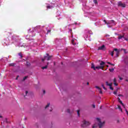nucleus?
Instances as JSON below:
<instances>
[{
	"label": "nucleus",
	"instance_id": "f257e3e1",
	"mask_svg": "<svg viewBox=\"0 0 128 128\" xmlns=\"http://www.w3.org/2000/svg\"><path fill=\"white\" fill-rule=\"evenodd\" d=\"M96 120L98 122V124H94V126H92V128H96L98 127V126L99 128H104V124L105 122H102V121H100V119L99 118H96Z\"/></svg>",
	"mask_w": 128,
	"mask_h": 128
},
{
	"label": "nucleus",
	"instance_id": "f03ea898",
	"mask_svg": "<svg viewBox=\"0 0 128 128\" xmlns=\"http://www.w3.org/2000/svg\"><path fill=\"white\" fill-rule=\"evenodd\" d=\"M46 58H48L46 59ZM50 58H52V56H50L48 54H46V56H44V58H42V62H44L45 60H50Z\"/></svg>",
	"mask_w": 128,
	"mask_h": 128
},
{
	"label": "nucleus",
	"instance_id": "7ed1b4c3",
	"mask_svg": "<svg viewBox=\"0 0 128 128\" xmlns=\"http://www.w3.org/2000/svg\"><path fill=\"white\" fill-rule=\"evenodd\" d=\"M90 122L84 120L83 121V124L81 125V126L82 128H86V126H90Z\"/></svg>",
	"mask_w": 128,
	"mask_h": 128
},
{
	"label": "nucleus",
	"instance_id": "20e7f679",
	"mask_svg": "<svg viewBox=\"0 0 128 128\" xmlns=\"http://www.w3.org/2000/svg\"><path fill=\"white\" fill-rule=\"evenodd\" d=\"M114 50L116 52V58H118V56H120V50L118 48H114Z\"/></svg>",
	"mask_w": 128,
	"mask_h": 128
},
{
	"label": "nucleus",
	"instance_id": "39448f33",
	"mask_svg": "<svg viewBox=\"0 0 128 128\" xmlns=\"http://www.w3.org/2000/svg\"><path fill=\"white\" fill-rule=\"evenodd\" d=\"M118 6H120L121 8H126V4L122 2H118Z\"/></svg>",
	"mask_w": 128,
	"mask_h": 128
},
{
	"label": "nucleus",
	"instance_id": "423d86ee",
	"mask_svg": "<svg viewBox=\"0 0 128 128\" xmlns=\"http://www.w3.org/2000/svg\"><path fill=\"white\" fill-rule=\"evenodd\" d=\"M118 102L122 105V106H123L124 108H126V106H124V104L122 103V101L120 100V98H118Z\"/></svg>",
	"mask_w": 128,
	"mask_h": 128
},
{
	"label": "nucleus",
	"instance_id": "0eeeda50",
	"mask_svg": "<svg viewBox=\"0 0 128 128\" xmlns=\"http://www.w3.org/2000/svg\"><path fill=\"white\" fill-rule=\"evenodd\" d=\"M106 49V46L104 45H102L101 46L98 47V50H104Z\"/></svg>",
	"mask_w": 128,
	"mask_h": 128
},
{
	"label": "nucleus",
	"instance_id": "6e6552de",
	"mask_svg": "<svg viewBox=\"0 0 128 128\" xmlns=\"http://www.w3.org/2000/svg\"><path fill=\"white\" fill-rule=\"evenodd\" d=\"M104 22H105V24H112V22H114V20H111L110 21L106 22V20H104Z\"/></svg>",
	"mask_w": 128,
	"mask_h": 128
},
{
	"label": "nucleus",
	"instance_id": "1a4fd4ad",
	"mask_svg": "<svg viewBox=\"0 0 128 128\" xmlns=\"http://www.w3.org/2000/svg\"><path fill=\"white\" fill-rule=\"evenodd\" d=\"M104 66H98L96 67V68L97 70H104Z\"/></svg>",
	"mask_w": 128,
	"mask_h": 128
},
{
	"label": "nucleus",
	"instance_id": "9d476101",
	"mask_svg": "<svg viewBox=\"0 0 128 128\" xmlns=\"http://www.w3.org/2000/svg\"><path fill=\"white\" fill-rule=\"evenodd\" d=\"M106 85L108 86H112V83H108V82H106Z\"/></svg>",
	"mask_w": 128,
	"mask_h": 128
},
{
	"label": "nucleus",
	"instance_id": "9b49d317",
	"mask_svg": "<svg viewBox=\"0 0 128 128\" xmlns=\"http://www.w3.org/2000/svg\"><path fill=\"white\" fill-rule=\"evenodd\" d=\"M91 68H93V70H96V66H94V64H92Z\"/></svg>",
	"mask_w": 128,
	"mask_h": 128
},
{
	"label": "nucleus",
	"instance_id": "f8f14e48",
	"mask_svg": "<svg viewBox=\"0 0 128 128\" xmlns=\"http://www.w3.org/2000/svg\"><path fill=\"white\" fill-rule=\"evenodd\" d=\"M16 66V64L14 63H11L9 64L10 66Z\"/></svg>",
	"mask_w": 128,
	"mask_h": 128
},
{
	"label": "nucleus",
	"instance_id": "ddd939ff",
	"mask_svg": "<svg viewBox=\"0 0 128 128\" xmlns=\"http://www.w3.org/2000/svg\"><path fill=\"white\" fill-rule=\"evenodd\" d=\"M104 64H106V62H104V61H102L100 63V66H104Z\"/></svg>",
	"mask_w": 128,
	"mask_h": 128
},
{
	"label": "nucleus",
	"instance_id": "4468645a",
	"mask_svg": "<svg viewBox=\"0 0 128 128\" xmlns=\"http://www.w3.org/2000/svg\"><path fill=\"white\" fill-rule=\"evenodd\" d=\"M46 8L48 10V8H50V9L52 8H54V7L52 6H46Z\"/></svg>",
	"mask_w": 128,
	"mask_h": 128
},
{
	"label": "nucleus",
	"instance_id": "2eb2a0df",
	"mask_svg": "<svg viewBox=\"0 0 128 128\" xmlns=\"http://www.w3.org/2000/svg\"><path fill=\"white\" fill-rule=\"evenodd\" d=\"M93 2H94V4H98V0H94Z\"/></svg>",
	"mask_w": 128,
	"mask_h": 128
},
{
	"label": "nucleus",
	"instance_id": "dca6fc26",
	"mask_svg": "<svg viewBox=\"0 0 128 128\" xmlns=\"http://www.w3.org/2000/svg\"><path fill=\"white\" fill-rule=\"evenodd\" d=\"M118 108L121 112H122V107L120 106V105L118 106Z\"/></svg>",
	"mask_w": 128,
	"mask_h": 128
},
{
	"label": "nucleus",
	"instance_id": "f3484780",
	"mask_svg": "<svg viewBox=\"0 0 128 128\" xmlns=\"http://www.w3.org/2000/svg\"><path fill=\"white\" fill-rule=\"evenodd\" d=\"M18 56H20V58H22V52L18 53Z\"/></svg>",
	"mask_w": 128,
	"mask_h": 128
},
{
	"label": "nucleus",
	"instance_id": "a211bd4d",
	"mask_svg": "<svg viewBox=\"0 0 128 128\" xmlns=\"http://www.w3.org/2000/svg\"><path fill=\"white\" fill-rule=\"evenodd\" d=\"M46 68H48V66L42 67V70H46Z\"/></svg>",
	"mask_w": 128,
	"mask_h": 128
},
{
	"label": "nucleus",
	"instance_id": "6ab92c4d",
	"mask_svg": "<svg viewBox=\"0 0 128 128\" xmlns=\"http://www.w3.org/2000/svg\"><path fill=\"white\" fill-rule=\"evenodd\" d=\"M110 72H114V68H112L111 69H109Z\"/></svg>",
	"mask_w": 128,
	"mask_h": 128
},
{
	"label": "nucleus",
	"instance_id": "aec40b11",
	"mask_svg": "<svg viewBox=\"0 0 128 128\" xmlns=\"http://www.w3.org/2000/svg\"><path fill=\"white\" fill-rule=\"evenodd\" d=\"M26 66H30V62H27Z\"/></svg>",
	"mask_w": 128,
	"mask_h": 128
},
{
	"label": "nucleus",
	"instance_id": "412c9836",
	"mask_svg": "<svg viewBox=\"0 0 128 128\" xmlns=\"http://www.w3.org/2000/svg\"><path fill=\"white\" fill-rule=\"evenodd\" d=\"M50 103L48 104L47 105L45 106V108L46 109L48 106H50Z\"/></svg>",
	"mask_w": 128,
	"mask_h": 128
},
{
	"label": "nucleus",
	"instance_id": "4be33fe9",
	"mask_svg": "<svg viewBox=\"0 0 128 128\" xmlns=\"http://www.w3.org/2000/svg\"><path fill=\"white\" fill-rule=\"evenodd\" d=\"M28 76H26L23 78V81L24 80H26V78H28Z\"/></svg>",
	"mask_w": 128,
	"mask_h": 128
},
{
	"label": "nucleus",
	"instance_id": "5701e85b",
	"mask_svg": "<svg viewBox=\"0 0 128 128\" xmlns=\"http://www.w3.org/2000/svg\"><path fill=\"white\" fill-rule=\"evenodd\" d=\"M52 32L51 30H48L46 34H50V32Z\"/></svg>",
	"mask_w": 128,
	"mask_h": 128
},
{
	"label": "nucleus",
	"instance_id": "b1692460",
	"mask_svg": "<svg viewBox=\"0 0 128 128\" xmlns=\"http://www.w3.org/2000/svg\"><path fill=\"white\" fill-rule=\"evenodd\" d=\"M114 51H112V52H111V56H114Z\"/></svg>",
	"mask_w": 128,
	"mask_h": 128
},
{
	"label": "nucleus",
	"instance_id": "393cba45",
	"mask_svg": "<svg viewBox=\"0 0 128 128\" xmlns=\"http://www.w3.org/2000/svg\"><path fill=\"white\" fill-rule=\"evenodd\" d=\"M124 36H118V39L119 40H122V38Z\"/></svg>",
	"mask_w": 128,
	"mask_h": 128
},
{
	"label": "nucleus",
	"instance_id": "a878e982",
	"mask_svg": "<svg viewBox=\"0 0 128 128\" xmlns=\"http://www.w3.org/2000/svg\"><path fill=\"white\" fill-rule=\"evenodd\" d=\"M77 114H78V116H80V110H77Z\"/></svg>",
	"mask_w": 128,
	"mask_h": 128
},
{
	"label": "nucleus",
	"instance_id": "bb28decb",
	"mask_svg": "<svg viewBox=\"0 0 128 128\" xmlns=\"http://www.w3.org/2000/svg\"><path fill=\"white\" fill-rule=\"evenodd\" d=\"M121 50H124V54H126V49L122 48V49H121Z\"/></svg>",
	"mask_w": 128,
	"mask_h": 128
},
{
	"label": "nucleus",
	"instance_id": "cd10ccee",
	"mask_svg": "<svg viewBox=\"0 0 128 128\" xmlns=\"http://www.w3.org/2000/svg\"><path fill=\"white\" fill-rule=\"evenodd\" d=\"M118 83H116V82H114V85L116 86H118Z\"/></svg>",
	"mask_w": 128,
	"mask_h": 128
},
{
	"label": "nucleus",
	"instance_id": "c85d7f7f",
	"mask_svg": "<svg viewBox=\"0 0 128 128\" xmlns=\"http://www.w3.org/2000/svg\"><path fill=\"white\" fill-rule=\"evenodd\" d=\"M96 88H98V90H100V87L98 86H96Z\"/></svg>",
	"mask_w": 128,
	"mask_h": 128
},
{
	"label": "nucleus",
	"instance_id": "c756f323",
	"mask_svg": "<svg viewBox=\"0 0 128 128\" xmlns=\"http://www.w3.org/2000/svg\"><path fill=\"white\" fill-rule=\"evenodd\" d=\"M110 90H114V88L112 86H110Z\"/></svg>",
	"mask_w": 128,
	"mask_h": 128
},
{
	"label": "nucleus",
	"instance_id": "7c9ffc66",
	"mask_svg": "<svg viewBox=\"0 0 128 128\" xmlns=\"http://www.w3.org/2000/svg\"><path fill=\"white\" fill-rule=\"evenodd\" d=\"M114 82H116V78H114Z\"/></svg>",
	"mask_w": 128,
	"mask_h": 128
},
{
	"label": "nucleus",
	"instance_id": "2f4dec72",
	"mask_svg": "<svg viewBox=\"0 0 128 128\" xmlns=\"http://www.w3.org/2000/svg\"><path fill=\"white\" fill-rule=\"evenodd\" d=\"M100 90V94H102V89L99 90Z\"/></svg>",
	"mask_w": 128,
	"mask_h": 128
},
{
	"label": "nucleus",
	"instance_id": "473e14b6",
	"mask_svg": "<svg viewBox=\"0 0 128 128\" xmlns=\"http://www.w3.org/2000/svg\"><path fill=\"white\" fill-rule=\"evenodd\" d=\"M67 112H68V114H70V109H67Z\"/></svg>",
	"mask_w": 128,
	"mask_h": 128
},
{
	"label": "nucleus",
	"instance_id": "72a5a7b5",
	"mask_svg": "<svg viewBox=\"0 0 128 128\" xmlns=\"http://www.w3.org/2000/svg\"><path fill=\"white\" fill-rule=\"evenodd\" d=\"M117 93H118V91H115V92H114L113 94H116Z\"/></svg>",
	"mask_w": 128,
	"mask_h": 128
},
{
	"label": "nucleus",
	"instance_id": "f704fd0d",
	"mask_svg": "<svg viewBox=\"0 0 128 128\" xmlns=\"http://www.w3.org/2000/svg\"><path fill=\"white\" fill-rule=\"evenodd\" d=\"M119 79L120 80H122V77H119Z\"/></svg>",
	"mask_w": 128,
	"mask_h": 128
},
{
	"label": "nucleus",
	"instance_id": "c9c22d12",
	"mask_svg": "<svg viewBox=\"0 0 128 128\" xmlns=\"http://www.w3.org/2000/svg\"><path fill=\"white\" fill-rule=\"evenodd\" d=\"M70 34H72V29H70Z\"/></svg>",
	"mask_w": 128,
	"mask_h": 128
},
{
	"label": "nucleus",
	"instance_id": "e433bc0d",
	"mask_svg": "<svg viewBox=\"0 0 128 128\" xmlns=\"http://www.w3.org/2000/svg\"><path fill=\"white\" fill-rule=\"evenodd\" d=\"M125 110L126 112V113L127 114L128 116V110H126V109H125Z\"/></svg>",
	"mask_w": 128,
	"mask_h": 128
},
{
	"label": "nucleus",
	"instance_id": "4c0bfd02",
	"mask_svg": "<svg viewBox=\"0 0 128 128\" xmlns=\"http://www.w3.org/2000/svg\"><path fill=\"white\" fill-rule=\"evenodd\" d=\"M103 88H104V90H106V88L105 86L103 87Z\"/></svg>",
	"mask_w": 128,
	"mask_h": 128
},
{
	"label": "nucleus",
	"instance_id": "58836bf2",
	"mask_svg": "<svg viewBox=\"0 0 128 128\" xmlns=\"http://www.w3.org/2000/svg\"><path fill=\"white\" fill-rule=\"evenodd\" d=\"M92 107L94 108H96V105L95 104H93L92 105Z\"/></svg>",
	"mask_w": 128,
	"mask_h": 128
},
{
	"label": "nucleus",
	"instance_id": "ea45409f",
	"mask_svg": "<svg viewBox=\"0 0 128 128\" xmlns=\"http://www.w3.org/2000/svg\"><path fill=\"white\" fill-rule=\"evenodd\" d=\"M43 94H46V90H43Z\"/></svg>",
	"mask_w": 128,
	"mask_h": 128
},
{
	"label": "nucleus",
	"instance_id": "a19ab883",
	"mask_svg": "<svg viewBox=\"0 0 128 128\" xmlns=\"http://www.w3.org/2000/svg\"><path fill=\"white\" fill-rule=\"evenodd\" d=\"M26 94H28V92L26 91Z\"/></svg>",
	"mask_w": 128,
	"mask_h": 128
},
{
	"label": "nucleus",
	"instance_id": "79ce46f5",
	"mask_svg": "<svg viewBox=\"0 0 128 128\" xmlns=\"http://www.w3.org/2000/svg\"><path fill=\"white\" fill-rule=\"evenodd\" d=\"M107 64H111V63L110 62H107Z\"/></svg>",
	"mask_w": 128,
	"mask_h": 128
},
{
	"label": "nucleus",
	"instance_id": "37998d69",
	"mask_svg": "<svg viewBox=\"0 0 128 128\" xmlns=\"http://www.w3.org/2000/svg\"><path fill=\"white\" fill-rule=\"evenodd\" d=\"M118 96H122V94H119V95H118Z\"/></svg>",
	"mask_w": 128,
	"mask_h": 128
},
{
	"label": "nucleus",
	"instance_id": "c03bdc74",
	"mask_svg": "<svg viewBox=\"0 0 128 128\" xmlns=\"http://www.w3.org/2000/svg\"><path fill=\"white\" fill-rule=\"evenodd\" d=\"M102 86L103 88V87H104V84H102Z\"/></svg>",
	"mask_w": 128,
	"mask_h": 128
},
{
	"label": "nucleus",
	"instance_id": "a18cd8bd",
	"mask_svg": "<svg viewBox=\"0 0 128 128\" xmlns=\"http://www.w3.org/2000/svg\"><path fill=\"white\" fill-rule=\"evenodd\" d=\"M111 66H114V64H112L111 63V64H110Z\"/></svg>",
	"mask_w": 128,
	"mask_h": 128
},
{
	"label": "nucleus",
	"instance_id": "49530a36",
	"mask_svg": "<svg viewBox=\"0 0 128 128\" xmlns=\"http://www.w3.org/2000/svg\"><path fill=\"white\" fill-rule=\"evenodd\" d=\"M18 76L16 78V80H18Z\"/></svg>",
	"mask_w": 128,
	"mask_h": 128
},
{
	"label": "nucleus",
	"instance_id": "de8ad7c7",
	"mask_svg": "<svg viewBox=\"0 0 128 128\" xmlns=\"http://www.w3.org/2000/svg\"><path fill=\"white\" fill-rule=\"evenodd\" d=\"M50 64V63L48 62H47V66H48V64Z\"/></svg>",
	"mask_w": 128,
	"mask_h": 128
},
{
	"label": "nucleus",
	"instance_id": "09e8293b",
	"mask_svg": "<svg viewBox=\"0 0 128 128\" xmlns=\"http://www.w3.org/2000/svg\"><path fill=\"white\" fill-rule=\"evenodd\" d=\"M87 84H88H88H90V83L88 82H87Z\"/></svg>",
	"mask_w": 128,
	"mask_h": 128
},
{
	"label": "nucleus",
	"instance_id": "8fccbe9b",
	"mask_svg": "<svg viewBox=\"0 0 128 128\" xmlns=\"http://www.w3.org/2000/svg\"><path fill=\"white\" fill-rule=\"evenodd\" d=\"M106 66H107V68H108V65H106Z\"/></svg>",
	"mask_w": 128,
	"mask_h": 128
},
{
	"label": "nucleus",
	"instance_id": "3c124183",
	"mask_svg": "<svg viewBox=\"0 0 128 128\" xmlns=\"http://www.w3.org/2000/svg\"><path fill=\"white\" fill-rule=\"evenodd\" d=\"M102 106H101L100 107V110H102Z\"/></svg>",
	"mask_w": 128,
	"mask_h": 128
},
{
	"label": "nucleus",
	"instance_id": "603ef678",
	"mask_svg": "<svg viewBox=\"0 0 128 128\" xmlns=\"http://www.w3.org/2000/svg\"><path fill=\"white\" fill-rule=\"evenodd\" d=\"M126 82H128V80H126Z\"/></svg>",
	"mask_w": 128,
	"mask_h": 128
},
{
	"label": "nucleus",
	"instance_id": "864d4df0",
	"mask_svg": "<svg viewBox=\"0 0 128 128\" xmlns=\"http://www.w3.org/2000/svg\"><path fill=\"white\" fill-rule=\"evenodd\" d=\"M0 118H2V116H0Z\"/></svg>",
	"mask_w": 128,
	"mask_h": 128
},
{
	"label": "nucleus",
	"instance_id": "5fc2aeb1",
	"mask_svg": "<svg viewBox=\"0 0 128 128\" xmlns=\"http://www.w3.org/2000/svg\"><path fill=\"white\" fill-rule=\"evenodd\" d=\"M118 122H120V120H118Z\"/></svg>",
	"mask_w": 128,
	"mask_h": 128
},
{
	"label": "nucleus",
	"instance_id": "6e6d98bb",
	"mask_svg": "<svg viewBox=\"0 0 128 128\" xmlns=\"http://www.w3.org/2000/svg\"><path fill=\"white\" fill-rule=\"evenodd\" d=\"M62 64L64 63L62 62H61Z\"/></svg>",
	"mask_w": 128,
	"mask_h": 128
},
{
	"label": "nucleus",
	"instance_id": "4d7b16f0",
	"mask_svg": "<svg viewBox=\"0 0 128 128\" xmlns=\"http://www.w3.org/2000/svg\"><path fill=\"white\" fill-rule=\"evenodd\" d=\"M24 98H26V96H24Z\"/></svg>",
	"mask_w": 128,
	"mask_h": 128
},
{
	"label": "nucleus",
	"instance_id": "13d9d810",
	"mask_svg": "<svg viewBox=\"0 0 128 128\" xmlns=\"http://www.w3.org/2000/svg\"><path fill=\"white\" fill-rule=\"evenodd\" d=\"M50 112H52V110H50Z\"/></svg>",
	"mask_w": 128,
	"mask_h": 128
},
{
	"label": "nucleus",
	"instance_id": "bf43d9fd",
	"mask_svg": "<svg viewBox=\"0 0 128 128\" xmlns=\"http://www.w3.org/2000/svg\"><path fill=\"white\" fill-rule=\"evenodd\" d=\"M47 58H46V60H47Z\"/></svg>",
	"mask_w": 128,
	"mask_h": 128
}]
</instances>
